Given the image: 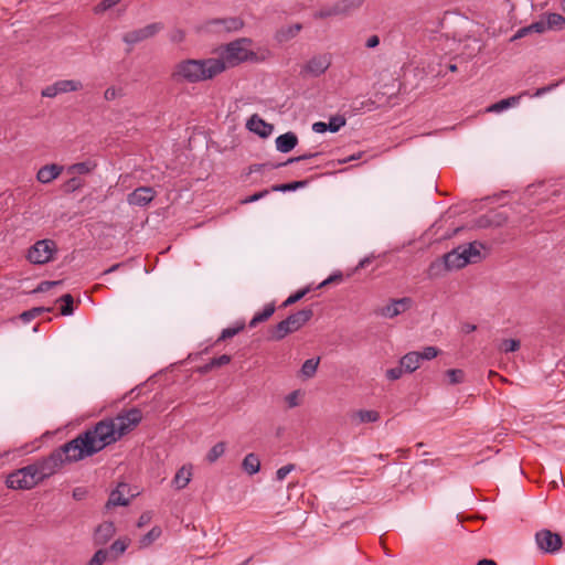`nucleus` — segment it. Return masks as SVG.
Masks as SVG:
<instances>
[{
  "mask_svg": "<svg viewBox=\"0 0 565 565\" xmlns=\"http://www.w3.org/2000/svg\"><path fill=\"white\" fill-rule=\"evenodd\" d=\"M119 440L113 418H105L93 427L78 434L74 439L66 443V448L77 454L82 460L102 451L105 447Z\"/></svg>",
  "mask_w": 565,
  "mask_h": 565,
  "instance_id": "obj_1",
  "label": "nucleus"
},
{
  "mask_svg": "<svg viewBox=\"0 0 565 565\" xmlns=\"http://www.w3.org/2000/svg\"><path fill=\"white\" fill-rule=\"evenodd\" d=\"M223 72L224 64L217 58H188L175 64L171 77L178 83L185 82L194 84L212 79Z\"/></svg>",
  "mask_w": 565,
  "mask_h": 565,
  "instance_id": "obj_2",
  "label": "nucleus"
},
{
  "mask_svg": "<svg viewBox=\"0 0 565 565\" xmlns=\"http://www.w3.org/2000/svg\"><path fill=\"white\" fill-rule=\"evenodd\" d=\"M81 459L77 454L66 448V443L54 449L49 456L35 460L30 466L38 482L50 478L56 473L65 463L77 462Z\"/></svg>",
  "mask_w": 565,
  "mask_h": 565,
  "instance_id": "obj_3",
  "label": "nucleus"
},
{
  "mask_svg": "<svg viewBox=\"0 0 565 565\" xmlns=\"http://www.w3.org/2000/svg\"><path fill=\"white\" fill-rule=\"evenodd\" d=\"M253 44L249 38L236 39L222 47L218 61L224 64V71L227 67L237 66L244 62H260L265 57H259L258 54L249 49Z\"/></svg>",
  "mask_w": 565,
  "mask_h": 565,
  "instance_id": "obj_4",
  "label": "nucleus"
},
{
  "mask_svg": "<svg viewBox=\"0 0 565 565\" xmlns=\"http://www.w3.org/2000/svg\"><path fill=\"white\" fill-rule=\"evenodd\" d=\"M535 544L543 554L554 555L558 553L563 545V537L548 529H541L535 533Z\"/></svg>",
  "mask_w": 565,
  "mask_h": 565,
  "instance_id": "obj_5",
  "label": "nucleus"
},
{
  "mask_svg": "<svg viewBox=\"0 0 565 565\" xmlns=\"http://www.w3.org/2000/svg\"><path fill=\"white\" fill-rule=\"evenodd\" d=\"M57 247L52 239H40L29 248L26 258L35 265H43L51 262Z\"/></svg>",
  "mask_w": 565,
  "mask_h": 565,
  "instance_id": "obj_6",
  "label": "nucleus"
},
{
  "mask_svg": "<svg viewBox=\"0 0 565 565\" xmlns=\"http://www.w3.org/2000/svg\"><path fill=\"white\" fill-rule=\"evenodd\" d=\"M6 484L13 490H30L39 484L30 465L8 475Z\"/></svg>",
  "mask_w": 565,
  "mask_h": 565,
  "instance_id": "obj_7",
  "label": "nucleus"
},
{
  "mask_svg": "<svg viewBox=\"0 0 565 565\" xmlns=\"http://www.w3.org/2000/svg\"><path fill=\"white\" fill-rule=\"evenodd\" d=\"M332 64V56L329 53L316 54L310 57L300 70V76L319 77L323 75Z\"/></svg>",
  "mask_w": 565,
  "mask_h": 565,
  "instance_id": "obj_8",
  "label": "nucleus"
},
{
  "mask_svg": "<svg viewBox=\"0 0 565 565\" xmlns=\"http://www.w3.org/2000/svg\"><path fill=\"white\" fill-rule=\"evenodd\" d=\"M115 426L117 429V437L119 439L134 430L142 419V413L139 408L132 407L128 411L119 413L115 418Z\"/></svg>",
  "mask_w": 565,
  "mask_h": 565,
  "instance_id": "obj_9",
  "label": "nucleus"
},
{
  "mask_svg": "<svg viewBox=\"0 0 565 565\" xmlns=\"http://www.w3.org/2000/svg\"><path fill=\"white\" fill-rule=\"evenodd\" d=\"M244 21L239 17L215 18L204 23V30L215 33L237 32L244 28Z\"/></svg>",
  "mask_w": 565,
  "mask_h": 565,
  "instance_id": "obj_10",
  "label": "nucleus"
},
{
  "mask_svg": "<svg viewBox=\"0 0 565 565\" xmlns=\"http://www.w3.org/2000/svg\"><path fill=\"white\" fill-rule=\"evenodd\" d=\"M163 29L161 22L150 23L143 28L126 32L122 35V41L128 45H135L142 41L153 38Z\"/></svg>",
  "mask_w": 565,
  "mask_h": 565,
  "instance_id": "obj_11",
  "label": "nucleus"
},
{
  "mask_svg": "<svg viewBox=\"0 0 565 565\" xmlns=\"http://www.w3.org/2000/svg\"><path fill=\"white\" fill-rule=\"evenodd\" d=\"M412 305L413 300L409 297L392 299L390 303L380 308L376 313L385 318H394L408 310Z\"/></svg>",
  "mask_w": 565,
  "mask_h": 565,
  "instance_id": "obj_12",
  "label": "nucleus"
},
{
  "mask_svg": "<svg viewBox=\"0 0 565 565\" xmlns=\"http://www.w3.org/2000/svg\"><path fill=\"white\" fill-rule=\"evenodd\" d=\"M156 196L151 186H139L128 195V203L137 206L148 205Z\"/></svg>",
  "mask_w": 565,
  "mask_h": 565,
  "instance_id": "obj_13",
  "label": "nucleus"
},
{
  "mask_svg": "<svg viewBox=\"0 0 565 565\" xmlns=\"http://www.w3.org/2000/svg\"><path fill=\"white\" fill-rule=\"evenodd\" d=\"M443 257L445 259L446 267H448L450 270L463 268L467 264H469V257H465L461 246H458L451 252L445 254Z\"/></svg>",
  "mask_w": 565,
  "mask_h": 565,
  "instance_id": "obj_14",
  "label": "nucleus"
},
{
  "mask_svg": "<svg viewBox=\"0 0 565 565\" xmlns=\"http://www.w3.org/2000/svg\"><path fill=\"white\" fill-rule=\"evenodd\" d=\"M247 128L257 134L258 136L266 138L273 132V125L267 124L258 115H253L246 124Z\"/></svg>",
  "mask_w": 565,
  "mask_h": 565,
  "instance_id": "obj_15",
  "label": "nucleus"
},
{
  "mask_svg": "<svg viewBox=\"0 0 565 565\" xmlns=\"http://www.w3.org/2000/svg\"><path fill=\"white\" fill-rule=\"evenodd\" d=\"M313 316V310L311 308H305L299 310L296 313L288 316L287 323L290 326L292 332L299 330L302 326H305Z\"/></svg>",
  "mask_w": 565,
  "mask_h": 565,
  "instance_id": "obj_16",
  "label": "nucleus"
},
{
  "mask_svg": "<svg viewBox=\"0 0 565 565\" xmlns=\"http://www.w3.org/2000/svg\"><path fill=\"white\" fill-rule=\"evenodd\" d=\"M63 171V167L56 163L46 164L36 173V179L41 183H50L51 181L55 180Z\"/></svg>",
  "mask_w": 565,
  "mask_h": 565,
  "instance_id": "obj_17",
  "label": "nucleus"
},
{
  "mask_svg": "<svg viewBox=\"0 0 565 565\" xmlns=\"http://www.w3.org/2000/svg\"><path fill=\"white\" fill-rule=\"evenodd\" d=\"M321 153L320 152H308V153H305V154H301V156H298V157H292V158H289L287 161L285 162H279V163H270V162H267V163H264V164H255L250 168V171H259L262 168H268V169H277V168H280V167H284V166H287V164H290V163H294V162H298V161H303V160H308V159H312V158H316L318 156H320Z\"/></svg>",
  "mask_w": 565,
  "mask_h": 565,
  "instance_id": "obj_18",
  "label": "nucleus"
},
{
  "mask_svg": "<svg viewBox=\"0 0 565 565\" xmlns=\"http://www.w3.org/2000/svg\"><path fill=\"white\" fill-rule=\"evenodd\" d=\"M127 488L128 486L126 483H120L115 490H113L106 503V509L128 505L129 499L125 498L124 495V492Z\"/></svg>",
  "mask_w": 565,
  "mask_h": 565,
  "instance_id": "obj_19",
  "label": "nucleus"
},
{
  "mask_svg": "<svg viewBox=\"0 0 565 565\" xmlns=\"http://www.w3.org/2000/svg\"><path fill=\"white\" fill-rule=\"evenodd\" d=\"M115 532L116 529L113 522H104L96 529L94 541L96 544H105L114 536Z\"/></svg>",
  "mask_w": 565,
  "mask_h": 565,
  "instance_id": "obj_20",
  "label": "nucleus"
},
{
  "mask_svg": "<svg viewBox=\"0 0 565 565\" xmlns=\"http://www.w3.org/2000/svg\"><path fill=\"white\" fill-rule=\"evenodd\" d=\"M298 143V137L295 132H286L276 138V148L278 151L287 153Z\"/></svg>",
  "mask_w": 565,
  "mask_h": 565,
  "instance_id": "obj_21",
  "label": "nucleus"
},
{
  "mask_svg": "<svg viewBox=\"0 0 565 565\" xmlns=\"http://www.w3.org/2000/svg\"><path fill=\"white\" fill-rule=\"evenodd\" d=\"M420 355L417 351L406 353L401 358L399 364L404 367L406 373H412L419 367Z\"/></svg>",
  "mask_w": 565,
  "mask_h": 565,
  "instance_id": "obj_22",
  "label": "nucleus"
},
{
  "mask_svg": "<svg viewBox=\"0 0 565 565\" xmlns=\"http://www.w3.org/2000/svg\"><path fill=\"white\" fill-rule=\"evenodd\" d=\"M301 30H302V24L301 23H295L292 25L279 29L276 32V36L275 38L280 43L281 42H287V41L294 39Z\"/></svg>",
  "mask_w": 565,
  "mask_h": 565,
  "instance_id": "obj_23",
  "label": "nucleus"
},
{
  "mask_svg": "<svg viewBox=\"0 0 565 565\" xmlns=\"http://www.w3.org/2000/svg\"><path fill=\"white\" fill-rule=\"evenodd\" d=\"M546 30H547V28H546V22L545 21H543V20L535 21V22L531 23L530 25L521 28L520 30H518V32L514 34L512 40L524 38L525 35H527V34H530L532 32L543 33Z\"/></svg>",
  "mask_w": 565,
  "mask_h": 565,
  "instance_id": "obj_24",
  "label": "nucleus"
},
{
  "mask_svg": "<svg viewBox=\"0 0 565 565\" xmlns=\"http://www.w3.org/2000/svg\"><path fill=\"white\" fill-rule=\"evenodd\" d=\"M242 468L249 476L257 473L260 469V460L258 456L254 452L246 455L243 459Z\"/></svg>",
  "mask_w": 565,
  "mask_h": 565,
  "instance_id": "obj_25",
  "label": "nucleus"
},
{
  "mask_svg": "<svg viewBox=\"0 0 565 565\" xmlns=\"http://www.w3.org/2000/svg\"><path fill=\"white\" fill-rule=\"evenodd\" d=\"M191 476V469L183 466L177 471L172 480V484L175 487V489L181 490L189 484Z\"/></svg>",
  "mask_w": 565,
  "mask_h": 565,
  "instance_id": "obj_26",
  "label": "nucleus"
},
{
  "mask_svg": "<svg viewBox=\"0 0 565 565\" xmlns=\"http://www.w3.org/2000/svg\"><path fill=\"white\" fill-rule=\"evenodd\" d=\"M462 250L465 254V257H469V264L477 263L481 259V248L483 247L482 244L478 242L469 243L468 245H462Z\"/></svg>",
  "mask_w": 565,
  "mask_h": 565,
  "instance_id": "obj_27",
  "label": "nucleus"
},
{
  "mask_svg": "<svg viewBox=\"0 0 565 565\" xmlns=\"http://www.w3.org/2000/svg\"><path fill=\"white\" fill-rule=\"evenodd\" d=\"M287 323V319L278 322L276 326L271 327L269 330V339L271 340H281L287 334L291 333L292 330L290 329L289 324Z\"/></svg>",
  "mask_w": 565,
  "mask_h": 565,
  "instance_id": "obj_28",
  "label": "nucleus"
},
{
  "mask_svg": "<svg viewBox=\"0 0 565 565\" xmlns=\"http://www.w3.org/2000/svg\"><path fill=\"white\" fill-rule=\"evenodd\" d=\"M97 167L96 162L87 160L77 162L67 168L70 174H88Z\"/></svg>",
  "mask_w": 565,
  "mask_h": 565,
  "instance_id": "obj_29",
  "label": "nucleus"
},
{
  "mask_svg": "<svg viewBox=\"0 0 565 565\" xmlns=\"http://www.w3.org/2000/svg\"><path fill=\"white\" fill-rule=\"evenodd\" d=\"M520 99H521V95L511 96V97L501 99L498 103L492 104L491 106L488 107L487 110L491 111V113H500L504 109H508L509 107L518 105Z\"/></svg>",
  "mask_w": 565,
  "mask_h": 565,
  "instance_id": "obj_30",
  "label": "nucleus"
},
{
  "mask_svg": "<svg viewBox=\"0 0 565 565\" xmlns=\"http://www.w3.org/2000/svg\"><path fill=\"white\" fill-rule=\"evenodd\" d=\"M275 312V305L268 303L264 307L262 312H257L249 321V328H255L258 323L267 321Z\"/></svg>",
  "mask_w": 565,
  "mask_h": 565,
  "instance_id": "obj_31",
  "label": "nucleus"
},
{
  "mask_svg": "<svg viewBox=\"0 0 565 565\" xmlns=\"http://www.w3.org/2000/svg\"><path fill=\"white\" fill-rule=\"evenodd\" d=\"M352 418L356 419L359 424L362 423H374L379 420L380 413L376 411L360 409L352 414Z\"/></svg>",
  "mask_w": 565,
  "mask_h": 565,
  "instance_id": "obj_32",
  "label": "nucleus"
},
{
  "mask_svg": "<svg viewBox=\"0 0 565 565\" xmlns=\"http://www.w3.org/2000/svg\"><path fill=\"white\" fill-rule=\"evenodd\" d=\"M55 84L57 86L60 94L76 92L83 87V85L79 81H74V79H61V81L55 82Z\"/></svg>",
  "mask_w": 565,
  "mask_h": 565,
  "instance_id": "obj_33",
  "label": "nucleus"
},
{
  "mask_svg": "<svg viewBox=\"0 0 565 565\" xmlns=\"http://www.w3.org/2000/svg\"><path fill=\"white\" fill-rule=\"evenodd\" d=\"M309 184V180L294 181L289 183L276 184L271 186V191L275 192H289L305 188Z\"/></svg>",
  "mask_w": 565,
  "mask_h": 565,
  "instance_id": "obj_34",
  "label": "nucleus"
},
{
  "mask_svg": "<svg viewBox=\"0 0 565 565\" xmlns=\"http://www.w3.org/2000/svg\"><path fill=\"white\" fill-rule=\"evenodd\" d=\"M364 0H340L338 7L342 15H348L359 9L363 4Z\"/></svg>",
  "mask_w": 565,
  "mask_h": 565,
  "instance_id": "obj_35",
  "label": "nucleus"
},
{
  "mask_svg": "<svg viewBox=\"0 0 565 565\" xmlns=\"http://www.w3.org/2000/svg\"><path fill=\"white\" fill-rule=\"evenodd\" d=\"M319 362L320 358L306 360L300 370L301 375L306 379L313 377L317 372Z\"/></svg>",
  "mask_w": 565,
  "mask_h": 565,
  "instance_id": "obj_36",
  "label": "nucleus"
},
{
  "mask_svg": "<svg viewBox=\"0 0 565 565\" xmlns=\"http://www.w3.org/2000/svg\"><path fill=\"white\" fill-rule=\"evenodd\" d=\"M129 540H117L115 541L110 547L108 548V556L113 559H116L120 556L128 547Z\"/></svg>",
  "mask_w": 565,
  "mask_h": 565,
  "instance_id": "obj_37",
  "label": "nucleus"
},
{
  "mask_svg": "<svg viewBox=\"0 0 565 565\" xmlns=\"http://www.w3.org/2000/svg\"><path fill=\"white\" fill-rule=\"evenodd\" d=\"M546 28L553 30L565 29V18L558 13H550L546 19Z\"/></svg>",
  "mask_w": 565,
  "mask_h": 565,
  "instance_id": "obj_38",
  "label": "nucleus"
},
{
  "mask_svg": "<svg viewBox=\"0 0 565 565\" xmlns=\"http://www.w3.org/2000/svg\"><path fill=\"white\" fill-rule=\"evenodd\" d=\"M226 444L224 441L216 443L207 452L206 460L210 463L215 462L225 452Z\"/></svg>",
  "mask_w": 565,
  "mask_h": 565,
  "instance_id": "obj_39",
  "label": "nucleus"
},
{
  "mask_svg": "<svg viewBox=\"0 0 565 565\" xmlns=\"http://www.w3.org/2000/svg\"><path fill=\"white\" fill-rule=\"evenodd\" d=\"M245 328V322H239V323H236L235 327H231V328H226L224 329L220 337L217 338V340L215 341V343H220L222 341H225L230 338H233L234 335L238 334L241 331H243Z\"/></svg>",
  "mask_w": 565,
  "mask_h": 565,
  "instance_id": "obj_40",
  "label": "nucleus"
},
{
  "mask_svg": "<svg viewBox=\"0 0 565 565\" xmlns=\"http://www.w3.org/2000/svg\"><path fill=\"white\" fill-rule=\"evenodd\" d=\"M334 15H342L337 2L333 6L322 8L313 13L315 19H327Z\"/></svg>",
  "mask_w": 565,
  "mask_h": 565,
  "instance_id": "obj_41",
  "label": "nucleus"
},
{
  "mask_svg": "<svg viewBox=\"0 0 565 565\" xmlns=\"http://www.w3.org/2000/svg\"><path fill=\"white\" fill-rule=\"evenodd\" d=\"M58 302H63L61 307L62 316H71L74 311V299L71 294H65L57 299Z\"/></svg>",
  "mask_w": 565,
  "mask_h": 565,
  "instance_id": "obj_42",
  "label": "nucleus"
},
{
  "mask_svg": "<svg viewBox=\"0 0 565 565\" xmlns=\"http://www.w3.org/2000/svg\"><path fill=\"white\" fill-rule=\"evenodd\" d=\"M450 270L448 267H446V263L444 257L436 259L429 265L428 273L430 276H440L444 273Z\"/></svg>",
  "mask_w": 565,
  "mask_h": 565,
  "instance_id": "obj_43",
  "label": "nucleus"
},
{
  "mask_svg": "<svg viewBox=\"0 0 565 565\" xmlns=\"http://www.w3.org/2000/svg\"><path fill=\"white\" fill-rule=\"evenodd\" d=\"M51 310H52L51 308H44V307L32 308L31 310L22 312L20 315V319L24 322H29L32 319L40 316L42 312L51 311Z\"/></svg>",
  "mask_w": 565,
  "mask_h": 565,
  "instance_id": "obj_44",
  "label": "nucleus"
},
{
  "mask_svg": "<svg viewBox=\"0 0 565 565\" xmlns=\"http://www.w3.org/2000/svg\"><path fill=\"white\" fill-rule=\"evenodd\" d=\"M521 347V342L519 340H515V339H507V340H503L502 343L500 344V351L504 352V353H509V352H515L520 349Z\"/></svg>",
  "mask_w": 565,
  "mask_h": 565,
  "instance_id": "obj_45",
  "label": "nucleus"
},
{
  "mask_svg": "<svg viewBox=\"0 0 565 565\" xmlns=\"http://www.w3.org/2000/svg\"><path fill=\"white\" fill-rule=\"evenodd\" d=\"M108 558V550L100 548L95 552L87 565H103Z\"/></svg>",
  "mask_w": 565,
  "mask_h": 565,
  "instance_id": "obj_46",
  "label": "nucleus"
},
{
  "mask_svg": "<svg viewBox=\"0 0 565 565\" xmlns=\"http://www.w3.org/2000/svg\"><path fill=\"white\" fill-rule=\"evenodd\" d=\"M345 118L343 116L338 115L330 118L329 122L327 124V127L329 131L337 132L345 125Z\"/></svg>",
  "mask_w": 565,
  "mask_h": 565,
  "instance_id": "obj_47",
  "label": "nucleus"
},
{
  "mask_svg": "<svg viewBox=\"0 0 565 565\" xmlns=\"http://www.w3.org/2000/svg\"><path fill=\"white\" fill-rule=\"evenodd\" d=\"M446 375L449 379L450 384H459L463 382L465 372L459 369H450L446 371Z\"/></svg>",
  "mask_w": 565,
  "mask_h": 565,
  "instance_id": "obj_48",
  "label": "nucleus"
},
{
  "mask_svg": "<svg viewBox=\"0 0 565 565\" xmlns=\"http://www.w3.org/2000/svg\"><path fill=\"white\" fill-rule=\"evenodd\" d=\"M310 291L309 287H306L303 289H300L296 291L295 294L290 295L285 302L282 303L284 307L291 306L296 303L297 301L301 300L308 292Z\"/></svg>",
  "mask_w": 565,
  "mask_h": 565,
  "instance_id": "obj_49",
  "label": "nucleus"
},
{
  "mask_svg": "<svg viewBox=\"0 0 565 565\" xmlns=\"http://www.w3.org/2000/svg\"><path fill=\"white\" fill-rule=\"evenodd\" d=\"M489 215H490L491 226L499 227V226H502L503 224H505V222L508 221V217L503 213L498 212V211H491V212H489Z\"/></svg>",
  "mask_w": 565,
  "mask_h": 565,
  "instance_id": "obj_50",
  "label": "nucleus"
},
{
  "mask_svg": "<svg viewBox=\"0 0 565 565\" xmlns=\"http://www.w3.org/2000/svg\"><path fill=\"white\" fill-rule=\"evenodd\" d=\"M161 529L159 526H153L141 540V543L143 545H149L153 541L160 537L161 535Z\"/></svg>",
  "mask_w": 565,
  "mask_h": 565,
  "instance_id": "obj_51",
  "label": "nucleus"
},
{
  "mask_svg": "<svg viewBox=\"0 0 565 565\" xmlns=\"http://www.w3.org/2000/svg\"><path fill=\"white\" fill-rule=\"evenodd\" d=\"M83 185V182L79 178L73 177L64 184L65 192H74L78 190Z\"/></svg>",
  "mask_w": 565,
  "mask_h": 565,
  "instance_id": "obj_52",
  "label": "nucleus"
},
{
  "mask_svg": "<svg viewBox=\"0 0 565 565\" xmlns=\"http://www.w3.org/2000/svg\"><path fill=\"white\" fill-rule=\"evenodd\" d=\"M119 2H120V0H103L95 7V12L96 13L105 12V11L111 9L113 7H115L116 4H118Z\"/></svg>",
  "mask_w": 565,
  "mask_h": 565,
  "instance_id": "obj_53",
  "label": "nucleus"
},
{
  "mask_svg": "<svg viewBox=\"0 0 565 565\" xmlns=\"http://www.w3.org/2000/svg\"><path fill=\"white\" fill-rule=\"evenodd\" d=\"M63 281L62 280H56V281H41L36 289L34 290L35 292H46L49 291L50 289H52L53 287L55 286H58V285H62Z\"/></svg>",
  "mask_w": 565,
  "mask_h": 565,
  "instance_id": "obj_54",
  "label": "nucleus"
},
{
  "mask_svg": "<svg viewBox=\"0 0 565 565\" xmlns=\"http://www.w3.org/2000/svg\"><path fill=\"white\" fill-rule=\"evenodd\" d=\"M439 353V350L436 347H426L422 352H419L420 360H431L436 358Z\"/></svg>",
  "mask_w": 565,
  "mask_h": 565,
  "instance_id": "obj_55",
  "label": "nucleus"
},
{
  "mask_svg": "<svg viewBox=\"0 0 565 565\" xmlns=\"http://www.w3.org/2000/svg\"><path fill=\"white\" fill-rule=\"evenodd\" d=\"M404 372V367L399 364V366L388 369L386 371V377L391 381H396L403 375Z\"/></svg>",
  "mask_w": 565,
  "mask_h": 565,
  "instance_id": "obj_56",
  "label": "nucleus"
},
{
  "mask_svg": "<svg viewBox=\"0 0 565 565\" xmlns=\"http://www.w3.org/2000/svg\"><path fill=\"white\" fill-rule=\"evenodd\" d=\"M169 39L173 43H181L185 39V32L182 29H173L169 34Z\"/></svg>",
  "mask_w": 565,
  "mask_h": 565,
  "instance_id": "obj_57",
  "label": "nucleus"
},
{
  "mask_svg": "<svg viewBox=\"0 0 565 565\" xmlns=\"http://www.w3.org/2000/svg\"><path fill=\"white\" fill-rule=\"evenodd\" d=\"M231 360H232V356H231V355H228V354H223V355H221V356H218V358H213V359L211 360V366H213L214 369H215V367H221V366H223V365L228 364V363L231 362Z\"/></svg>",
  "mask_w": 565,
  "mask_h": 565,
  "instance_id": "obj_58",
  "label": "nucleus"
},
{
  "mask_svg": "<svg viewBox=\"0 0 565 565\" xmlns=\"http://www.w3.org/2000/svg\"><path fill=\"white\" fill-rule=\"evenodd\" d=\"M295 469L294 463H288L281 468H279L276 472L277 480L281 481L284 480L288 473H290Z\"/></svg>",
  "mask_w": 565,
  "mask_h": 565,
  "instance_id": "obj_59",
  "label": "nucleus"
},
{
  "mask_svg": "<svg viewBox=\"0 0 565 565\" xmlns=\"http://www.w3.org/2000/svg\"><path fill=\"white\" fill-rule=\"evenodd\" d=\"M342 279H343V276H342V274H341V273H339V274H333V275H331L329 278H327L326 280H323L322 282H320V284L318 285L317 289H321V288H323V287H326V286H328V285H330V284H332V282H339V281H341Z\"/></svg>",
  "mask_w": 565,
  "mask_h": 565,
  "instance_id": "obj_60",
  "label": "nucleus"
},
{
  "mask_svg": "<svg viewBox=\"0 0 565 565\" xmlns=\"http://www.w3.org/2000/svg\"><path fill=\"white\" fill-rule=\"evenodd\" d=\"M42 96L43 97H49V98H53L55 96H57L60 93H58V89H57V86L56 84H52V85H49L46 86L43 90H42Z\"/></svg>",
  "mask_w": 565,
  "mask_h": 565,
  "instance_id": "obj_61",
  "label": "nucleus"
},
{
  "mask_svg": "<svg viewBox=\"0 0 565 565\" xmlns=\"http://www.w3.org/2000/svg\"><path fill=\"white\" fill-rule=\"evenodd\" d=\"M268 193H269V190H263V191H259V192L254 193L253 195H250V196H248V198L244 199V200L242 201V203L247 204V203L256 202V201H258V200H260V199L265 198Z\"/></svg>",
  "mask_w": 565,
  "mask_h": 565,
  "instance_id": "obj_62",
  "label": "nucleus"
},
{
  "mask_svg": "<svg viewBox=\"0 0 565 565\" xmlns=\"http://www.w3.org/2000/svg\"><path fill=\"white\" fill-rule=\"evenodd\" d=\"M476 225L480 228H486V227L491 226L489 213L478 217L476 221Z\"/></svg>",
  "mask_w": 565,
  "mask_h": 565,
  "instance_id": "obj_63",
  "label": "nucleus"
},
{
  "mask_svg": "<svg viewBox=\"0 0 565 565\" xmlns=\"http://www.w3.org/2000/svg\"><path fill=\"white\" fill-rule=\"evenodd\" d=\"M72 495L76 501H81L86 498L87 490L84 487H77L73 490Z\"/></svg>",
  "mask_w": 565,
  "mask_h": 565,
  "instance_id": "obj_64",
  "label": "nucleus"
}]
</instances>
